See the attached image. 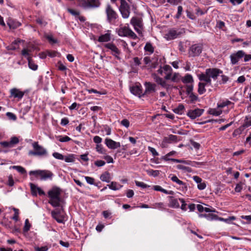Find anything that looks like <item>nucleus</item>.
I'll list each match as a JSON object with an SVG mask.
<instances>
[{
    "label": "nucleus",
    "instance_id": "de8ad7c7",
    "mask_svg": "<svg viewBox=\"0 0 251 251\" xmlns=\"http://www.w3.org/2000/svg\"><path fill=\"white\" fill-rule=\"evenodd\" d=\"M46 38L48 40L49 42L51 44H55L57 43V40L54 39L52 35H47L46 36Z\"/></svg>",
    "mask_w": 251,
    "mask_h": 251
},
{
    "label": "nucleus",
    "instance_id": "bf43d9fd",
    "mask_svg": "<svg viewBox=\"0 0 251 251\" xmlns=\"http://www.w3.org/2000/svg\"><path fill=\"white\" fill-rule=\"evenodd\" d=\"M149 151L152 153V155L154 156H158L159 155L158 152L156 151V150L151 147H149L148 148Z\"/></svg>",
    "mask_w": 251,
    "mask_h": 251
},
{
    "label": "nucleus",
    "instance_id": "6e6552de",
    "mask_svg": "<svg viewBox=\"0 0 251 251\" xmlns=\"http://www.w3.org/2000/svg\"><path fill=\"white\" fill-rule=\"evenodd\" d=\"M119 10L123 18H128L130 14L129 7L127 3L125 0H121V5Z\"/></svg>",
    "mask_w": 251,
    "mask_h": 251
},
{
    "label": "nucleus",
    "instance_id": "a19ab883",
    "mask_svg": "<svg viewBox=\"0 0 251 251\" xmlns=\"http://www.w3.org/2000/svg\"><path fill=\"white\" fill-rule=\"evenodd\" d=\"M243 126L245 128L251 126V117H246Z\"/></svg>",
    "mask_w": 251,
    "mask_h": 251
},
{
    "label": "nucleus",
    "instance_id": "423d86ee",
    "mask_svg": "<svg viewBox=\"0 0 251 251\" xmlns=\"http://www.w3.org/2000/svg\"><path fill=\"white\" fill-rule=\"evenodd\" d=\"M32 147L34 151H30L28 152L29 155L34 156H43L47 154L46 150L42 146L39 145L38 142H34L32 144Z\"/></svg>",
    "mask_w": 251,
    "mask_h": 251
},
{
    "label": "nucleus",
    "instance_id": "a878e982",
    "mask_svg": "<svg viewBox=\"0 0 251 251\" xmlns=\"http://www.w3.org/2000/svg\"><path fill=\"white\" fill-rule=\"evenodd\" d=\"M154 75L155 76V78H154L155 79V81L157 83L159 84L163 87L166 89H168L169 85L167 84L165 80H163L162 78L157 76L155 75Z\"/></svg>",
    "mask_w": 251,
    "mask_h": 251
},
{
    "label": "nucleus",
    "instance_id": "20e7f679",
    "mask_svg": "<svg viewBox=\"0 0 251 251\" xmlns=\"http://www.w3.org/2000/svg\"><path fill=\"white\" fill-rule=\"evenodd\" d=\"M29 174L30 175H34L36 177L39 176L40 179L42 180H46L48 179H51L53 176L51 171L46 170L31 171Z\"/></svg>",
    "mask_w": 251,
    "mask_h": 251
},
{
    "label": "nucleus",
    "instance_id": "774afa93",
    "mask_svg": "<svg viewBox=\"0 0 251 251\" xmlns=\"http://www.w3.org/2000/svg\"><path fill=\"white\" fill-rule=\"evenodd\" d=\"M34 249L36 251H47L48 248L47 246H44L42 247H35Z\"/></svg>",
    "mask_w": 251,
    "mask_h": 251
},
{
    "label": "nucleus",
    "instance_id": "864d4df0",
    "mask_svg": "<svg viewBox=\"0 0 251 251\" xmlns=\"http://www.w3.org/2000/svg\"><path fill=\"white\" fill-rule=\"evenodd\" d=\"M6 115L10 119L13 121H16L17 119L16 116L13 113L8 112L6 113Z\"/></svg>",
    "mask_w": 251,
    "mask_h": 251
},
{
    "label": "nucleus",
    "instance_id": "58836bf2",
    "mask_svg": "<svg viewBox=\"0 0 251 251\" xmlns=\"http://www.w3.org/2000/svg\"><path fill=\"white\" fill-rule=\"evenodd\" d=\"M153 208L162 210L165 209V205L163 202H157L153 204Z\"/></svg>",
    "mask_w": 251,
    "mask_h": 251
},
{
    "label": "nucleus",
    "instance_id": "9b49d317",
    "mask_svg": "<svg viewBox=\"0 0 251 251\" xmlns=\"http://www.w3.org/2000/svg\"><path fill=\"white\" fill-rule=\"evenodd\" d=\"M244 56H245V52L242 50L232 53L230 55L231 63L233 65L237 64L240 59L243 58Z\"/></svg>",
    "mask_w": 251,
    "mask_h": 251
},
{
    "label": "nucleus",
    "instance_id": "c9c22d12",
    "mask_svg": "<svg viewBox=\"0 0 251 251\" xmlns=\"http://www.w3.org/2000/svg\"><path fill=\"white\" fill-rule=\"evenodd\" d=\"M176 167L177 169L181 170L185 172H191L192 171V170L190 167L185 166L181 164L177 165Z\"/></svg>",
    "mask_w": 251,
    "mask_h": 251
},
{
    "label": "nucleus",
    "instance_id": "1a4fd4ad",
    "mask_svg": "<svg viewBox=\"0 0 251 251\" xmlns=\"http://www.w3.org/2000/svg\"><path fill=\"white\" fill-rule=\"evenodd\" d=\"M130 23L134 26V29L138 33L142 34L141 28L143 27V23L141 18L136 17H133L130 20Z\"/></svg>",
    "mask_w": 251,
    "mask_h": 251
},
{
    "label": "nucleus",
    "instance_id": "338daca9",
    "mask_svg": "<svg viewBox=\"0 0 251 251\" xmlns=\"http://www.w3.org/2000/svg\"><path fill=\"white\" fill-rule=\"evenodd\" d=\"M121 124L122 125L126 127V128L128 127L129 126V122L126 119L123 120L121 121Z\"/></svg>",
    "mask_w": 251,
    "mask_h": 251
},
{
    "label": "nucleus",
    "instance_id": "6e6d98bb",
    "mask_svg": "<svg viewBox=\"0 0 251 251\" xmlns=\"http://www.w3.org/2000/svg\"><path fill=\"white\" fill-rule=\"evenodd\" d=\"M222 79L219 81L220 84H225L228 80V77L226 75H221Z\"/></svg>",
    "mask_w": 251,
    "mask_h": 251
},
{
    "label": "nucleus",
    "instance_id": "79ce46f5",
    "mask_svg": "<svg viewBox=\"0 0 251 251\" xmlns=\"http://www.w3.org/2000/svg\"><path fill=\"white\" fill-rule=\"evenodd\" d=\"M64 160L66 162H73L75 161V157L74 154H69L68 156H64Z\"/></svg>",
    "mask_w": 251,
    "mask_h": 251
},
{
    "label": "nucleus",
    "instance_id": "412c9836",
    "mask_svg": "<svg viewBox=\"0 0 251 251\" xmlns=\"http://www.w3.org/2000/svg\"><path fill=\"white\" fill-rule=\"evenodd\" d=\"M51 216L56 221L59 223H62L64 221V217L61 215L60 211H52L51 212Z\"/></svg>",
    "mask_w": 251,
    "mask_h": 251
},
{
    "label": "nucleus",
    "instance_id": "052dcab7",
    "mask_svg": "<svg viewBox=\"0 0 251 251\" xmlns=\"http://www.w3.org/2000/svg\"><path fill=\"white\" fill-rule=\"evenodd\" d=\"M188 95L189 96L191 102H192L196 101L198 99L197 96H196L194 93H191Z\"/></svg>",
    "mask_w": 251,
    "mask_h": 251
},
{
    "label": "nucleus",
    "instance_id": "09e8293b",
    "mask_svg": "<svg viewBox=\"0 0 251 251\" xmlns=\"http://www.w3.org/2000/svg\"><path fill=\"white\" fill-rule=\"evenodd\" d=\"M147 173L150 176H157L159 174V171L149 170L147 171Z\"/></svg>",
    "mask_w": 251,
    "mask_h": 251
},
{
    "label": "nucleus",
    "instance_id": "473e14b6",
    "mask_svg": "<svg viewBox=\"0 0 251 251\" xmlns=\"http://www.w3.org/2000/svg\"><path fill=\"white\" fill-rule=\"evenodd\" d=\"M222 113V110L216 109L215 108H211L208 110V113L209 114L214 116H219Z\"/></svg>",
    "mask_w": 251,
    "mask_h": 251
},
{
    "label": "nucleus",
    "instance_id": "c03bdc74",
    "mask_svg": "<svg viewBox=\"0 0 251 251\" xmlns=\"http://www.w3.org/2000/svg\"><path fill=\"white\" fill-rule=\"evenodd\" d=\"M19 142V140L18 138L16 136L12 137L10 138V143L12 147H13L15 145L17 144Z\"/></svg>",
    "mask_w": 251,
    "mask_h": 251
},
{
    "label": "nucleus",
    "instance_id": "9d476101",
    "mask_svg": "<svg viewBox=\"0 0 251 251\" xmlns=\"http://www.w3.org/2000/svg\"><path fill=\"white\" fill-rule=\"evenodd\" d=\"M145 90L142 96H148L155 93L156 91V85L150 82H145L144 83Z\"/></svg>",
    "mask_w": 251,
    "mask_h": 251
},
{
    "label": "nucleus",
    "instance_id": "680f3d73",
    "mask_svg": "<svg viewBox=\"0 0 251 251\" xmlns=\"http://www.w3.org/2000/svg\"><path fill=\"white\" fill-rule=\"evenodd\" d=\"M71 140V138L67 136H64L63 137H60L59 141L61 142H66Z\"/></svg>",
    "mask_w": 251,
    "mask_h": 251
},
{
    "label": "nucleus",
    "instance_id": "ea45409f",
    "mask_svg": "<svg viewBox=\"0 0 251 251\" xmlns=\"http://www.w3.org/2000/svg\"><path fill=\"white\" fill-rule=\"evenodd\" d=\"M31 225L29 222L28 220L27 219L25 220V226L23 228V231L24 232H27L30 228Z\"/></svg>",
    "mask_w": 251,
    "mask_h": 251
},
{
    "label": "nucleus",
    "instance_id": "4be33fe9",
    "mask_svg": "<svg viewBox=\"0 0 251 251\" xmlns=\"http://www.w3.org/2000/svg\"><path fill=\"white\" fill-rule=\"evenodd\" d=\"M200 218H205L207 220L212 221L218 219V216L213 213L200 214L199 215Z\"/></svg>",
    "mask_w": 251,
    "mask_h": 251
},
{
    "label": "nucleus",
    "instance_id": "6ab92c4d",
    "mask_svg": "<svg viewBox=\"0 0 251 251\" xmlns=\"http://www.w3.org/2000/svg\"><path fill=\"white\" fill-rule=\"evenodd\" d=\"M130 90L132 94L138 96L139 98L144 97V96H142V89L140 84L131 87Z\"/></svg>",
    "mask_w": 251,
    "mask_h": 251
},
{
    "label": "nucleus",
    "instance_id": "0e129e2a",
    "mask_svg": "<svg viewBox=\"0 0 251 251\" xmlns=\"http://www.w3.org/2000/svg\"><path fill=\"white\" fill-rule=\"evenodd\" d=\"M183 10L182 7L181 6H179L177 7V13L176 16V19H179L180 16H181L182 14V12Z\"/></svg>",
    "mask_w": 251,
    "mask_h": 251
},
{
    "label": "nucleus",
    "instance_id": "49530a36",
    "mask_svg": "<svg viewBox=\"0 0 251 251\" xmlns=\"http://www.w3.org/2000/svg\"><path fill=\"white\" fill-rule=\"evenodd\" d=\"M180 79V75L178 73H175L172 75L171 80L173 82H177Z\"/></svg>",
    "mask_w": 251,
    "mask_h": 251
},
{
    "label": "nucleus",
    "instance_id": "f03ea898",
    "mask_svg": "<svg viewBox=\"0 0 251 251\" xmlns=\"http://www.w3.org/2000/svg\"><path fill=\"white\" fill-rule=\"evenodd\" d=\"M60 195V189L58 188H53L48 192L50 198L49 202L53 207L59 206L61 201Z\"/></svg>",
    "mask_w": 251,
    "mask_h": 251
},
{
    "label": "nucleus",
    "instance_id": "13d9d810",
    "mask_svg": "<svg viewBox=\"0 0 251 251\" xmlns=\"http://www.w3.org/2000/svg\"><path fill=\"white\" fill-rule=\"evenodd\" d=\"M0 145L4 148H12L10 141H3L0 142Z\"/></svg>",
    "mask_w": 251,
    "mask_h": 251
},
{
    "label": "nucleus",
    "instance_id": "c756f323",
    "mask_svg": "<svg viewBox=\"0 0 251 251\" xmlns=\"http://www.w3.org/2000/svg\"><path fill=\"white\" fill-rule=\"evenodd\" d=\"M182 81L184 83H193L194 81L192 76L190 74H186L182 78Z\"/></svg>",
    "mask_w": 251,
    "mask_h": 251
},
{
    "label": "nucleus",
    "instance_id": "5fc2aeb1",
    "mask_svg": "<svg viewBox=\"0 0 251 251\" xmlns=\"http://www.w3.org/2000/svg\"><path fill=\"white\" fill-rule=\"evenodd\" d=\"M67 11L68 12H69L70 14H71L73 16H78L79 15V11L74 10L73 9L68 8Z\"/></svg>",
    "mask_w": 251,
    "mask_h": 251
},
{
    "label": "nucleus",
    "instance_id": "8fccbe9b",
    "mask_svg": "<svg viewBox=\"0 0 251 251\" xmlns=\"http://www.w3.org/2000/svg\"><path fill=\"white\" fill-rule=\"evenodd\" d=\"M135 184L138 187H140L142 188H146L149 187L150 186L144 183L143 182L135 181Z\"/></svg>",
    "mask_w": 251,
    "mask_h": 251
},
{
    "label": "nucleus",
    "instance_id": "69168bd1",
    "mask_svg": "<svg viewBox=\"0 0 251 251\" xmlns=\"http://www.w3.org/2000/svg\"><path fill=\"white\" fill-rule=\"evenodd\" d=\"M85 179L86 182L90 184H94V179L91 177L89 176H85Z\"/></svg>",
    "mask_w": 251,
    "mask_h": 251
},
{
    "label": "nucleus",
    "instance_id": "b1692460",
    "mask_svg": "<svg viewBox=\"0 0 251 251\" xmlns=\"http://www.w3.org/2000/svg\"><path fill=\"white\" fill-rule=\"evenodd\" d=\"M208 85V83L203 81V82H199L198 84V92L200 95H202L206 92L205 87Z\"/></svg>",
    "mask_w": 251,
    "mask_h": 251
},
{
    "label": "nucleus",
    "instance_id": "0eeeda50",
    "mask_svg": "<svg viewBox=\"0 0 251 251\" xmlns=\"http://www.w3.org/2000/svg\"><path fill=\"white\" fill-rule=\"evenodd\" d=\"M117 32L120 36H127L133 39H136L137 38L135 33L126 26H120Z\"/></svg>",
    "mask_w": 251,
    "mask_h": 251
},
{
    "label": "nucleus",
    "instance_id": "39448f33",
    "mask_svg": "<svg viewBox=\"0 0 251 251\" xmlns=\"http://www.w3.org/2000/svg\"><path fill=\"white\" fill-rule=\"evenodd\" d=\"M105 12L106 15V20L109 23H113L118 18L117 13L109 4L106 5Z\"/></svg>",
    "mask_w": 251,
    "mask_h": 251
},
{
    "label": "nucleus",
    "instance_id": "37998d69",
    "mask_svg": "<svg viewBox=\"0 0 251 251\" xmlns=\"http://www.w3.org/2000/svg\"><path fill=\"white\" fill-rule=\"evenodd\" d=\"M96 150L100 153L105 154H106V151L103 149L101 144H97L96 146Z\"/></svg>",
    "mask_w": 251,
    "mask_h": 251
},
{
    "label": "nucleus",
    "instance_id": "cd10ccee",
    "mask_svg": "<svg viewBox=\"0 0 251 251\" xmlns=\"http://www.w3.org/2000/svg\"><path fill=\"white\" fill-rule=\"evenodd\" d=\"M100 179L102 181L106 182H110L111 179L110 174L108 172H105L103 174H101L100 176Z\"/></svg>",
    "mask_w": 251,
    "mask_h": 251
},
{
    "label": "nucleus",
    "instance_id": "aec40b11",
    "mask_svg": "<svg viewBox=\"0 0 251 251\" xmlns=\"http://www.w3.org/2000/svg\"><path fill=\"white\" fill-rule=\"evenodd\" d=\"M105 144L108 148L111 149H115L120 147L119 142H117L111 139L106 138L105 140Z\"/></svg>",
    "mask_w": 251,
    "mask_h": 251
},
{
    "label": "nucleus",
    "instance_id": "f8f14e48",
    "mask_svg": "<svg viewBox=\"0 0 251 251\" xmlns=\"http://www.w3.org/2000/svg\"><path fill=\"white\" fill-rule=\"evenodd\" d=\"M202 50V45L195 44L190 47L189 54L190 56L195 57L199 55Z\"/></svg>",
    "mask_w": 251,
    "mask_h": 251
},
{
    "label": "nucleus",
    "instance_id": "4c0bfd02",
    "mask_svg": "<svg viewBox=\"0 0 251 251\" xmlns=\"http://www.w3.org/2000/svg\"><path fill=\"white\" fill-rule=\"evenodd\" d=\"M169 178H170L173 182H175L178 184H182V181L179 180L176 176L171 174L169 176Z\"/></svg>",
    "mask_w": 251,
    "mask_h": 251
},
{
    "label": "nucleus",
    "instance_id": "f3484780",
    "mask_svg": "<svg viewBox=\"0 0 251 251\" xmlns=\"http://www.w3.org/2000/svg\"><path fill=\"white\" fill-rule=\"evenodd\" d=\"M10 97L17 98L19 100L22 99L24 95V92L17 88H12L10 90Z\"/></svg>",
    "mask_w": 251,
    "mask_h": 251
},
{
    "label": "nucleus",
    "instance_id": "c85d7f7f",
    "mask_svg": "<svg viewBox=\"0 0 251 251\" xmlns=\"http://www.w3.org/2000/svg\"><path fill=\"white\" fill-rule=\"evenodd\" d=\"M110 40V35L109 33H105L100 36L98 39V41L100 42H105Z\"/></svg>",
    "mask_w": 251,
    "mask_h": 251
},
{
    "label": "nucleus",
    "instance_id": "a18cd8bd",
    "mask_svg": "<svg viewBox=\"0 0 251 251\" xmlns=\"http://www.w3.org/2000/svg\"><path fill=\"white\" fill-rule=\"evenodd\" d=\"M13 211H14V214L13 216L12 217V219L14 220L15 221L17 222L19 220V209L13 208Z\"/></svg>",
    "mask_w": 251,
    "mask_h": 251
},
{
    "label": "nucleus",
    "instance_id": "bb28decb",
    "mask_svg": "<svg viewBox=\"0 0 251 251\" xmlns=\"http://www.w3.org/2000/svg\"><path fill=\"white\" fill-rule=\"evenodd\" d=\"M7 25L10 28L15 29L20 26L21 24L19 22L15 21L12 19H9L7 21Z\"/></svg>",
    "mask_w": 251,
    "mask_h": 251
},
{
    "label": "nucleus",
    "instance_id": "4468645a",
    "mask_svg": "<svg viewBox=\"0 0 251 251\" xmlns=\"http://www.w3.org/2000/svg\"><path fill=\"white\" fill-rule=\"evenodd\" d=\"M104 47L111 51V53L118 59H119L118 55L120 54V51L118 48L112 43H107L104 45Z\"/></svg>",
    "mask_w": 251,
    "mask_h": 251
},
{
    "label": "nucleus",
    "instance_id": "3c124183",
    "mask_svg": "<svg viewBox=\"0 0 251 251\" xmlns=\"http://www.w3.org/2000/svg\"><path fill=\"white\" fill-rule=\"evenodd\" d=\"M52 156L54 158H55L56 159H57L63 160L64 159V155H63L62 154L57 152H55L53 153Z\"/></svg>",
    "mask_w": 251,
    "mask_h": 251
},
{
    "label": "nucleus",
    "instance_id": "7ed1b4c3",
    "mask_svg": "<svg viewBox=\"0 0 251 251\" xmlns=\"http://www.w3.org/2000/svg\"><path fill=\"white\" fill-rule=\"evenodd\" d=\"M77 1L78 6L85 9L98 8L101 4L99 0H78Z\"/></svg>",
    "mask_w": 251,
    "mask_h": 251
},
{
    "label": "nucleus",
    "instance_id": "2f4dec72",
    "mask_svg": "<svg viewBox=\"0 0 251 251\" xmlns=\"http://www.w3.org/2000/svg\"><path fill=\"white\" fill-rule=\"evenodd\" d=\"M231 104H232V102L228 100H223L218 103L217 107L222 108Z\"/></svg>",
    "mask_w": 251,
    "mask_h": 251
},
{
    "label": "nucleus",
    "instance_id": "a211bd4d",
    "mask_svg": "<svg viewBox=\"0 0 251 251\" xmlns=\"http://www.w3.org/2000/svg\"><path fill=\"white\" fill-rule=\"evenodd\" d=\"M30 189L31 191V194L34 196H36L37 195V193L39 195H45V193L44 192V191L40 187H38L36 185L30 183Z\"/></svg>",
    "mask_w": 251,
    "mask_h": 251
},
{
    "label": "nucleus",
    "instance_id": "e433bc0d",
    "mask_svg": "<svg viewBox=\"0 0 251 251\" xmlns=\"http://www.w3.org/2000/svg\"><path fill=\"white\" fill-rule=\"evenodd\" d=\"M184 110V106L183 105L180 104L174 109V112L177 114H182Z\"/></svg>",
    "mask_w": 251,
    "mask_h": 251
},
{
    "label": "nucleus",
    "instance_id": "dca6fc26",
    "mask_svg": "<svg viewBox=\"0 0 251 251\" xmlns=\"http://www.w3.org/2000/svg\"><path fill=\"white\" fill-rule=\"evenodd\" d=\"M177 136L174 135H170L168 137H165L161 143L162 147H166L168 144L177 141Z\"/></svg>",
    "mask_w": 251,
    "mask_h": 251
},
{
    "label": "nucleus",
    "instance_id": "f704fd0d",
    "mask_svg": "<svg viewBox=\"0 0 251 251\" xmlns=\"http://www.w3.org/2000/svg\"><path fill=\"white\" fill-rule=\"evenodd\" d=\"M144 49L146 51H149L151 53H152L154 51V48L150 43H146Z\"/></svg>",
    "mask_w": 251,
    "mask_h": 251
},
{
    "label": "nucleus",
    "instance_id": "f257e3e1",
    "mask_svg": "<svg viewBox=\"0 0 251 251\" xmlns=\"http://www.w3.org/2000/svg\"><path fill=\"white\" fill-rule=\"evenodd\" d=\"M223 74V71L219 69L213 68L205 70L204 73L198 75L199 80L208 83L209 85H211V78L216 79L218 76Z\"/></svg>",
    "mask_w": 251,
    "mask_h": 251
},
{
    "label": "nucleus",
    "instance_id": "603ef678",
    "mask_svg": "<svg viewBox=\"0 0 251 251\" xmlns=\"http://www.w3.org/2000/svg\"><path fill=\"white\" fill-rule=\"evenodd\" d=\"M163 70H164V73L165 74V75L167 74L170 73H172V71H173L171 67L168 65H166L164 66Z\"/></svg>",
    "mask_w": 251,
    "mask_h": 251
},
{
    "label": "nucleus",
    "instance_id": "7c9ffc66",
    "mask_svg": "<svg viewBox=\"0 0 251 251\" xmlns=\"http://www.w3.org/2000/svg\"><path fill=\"white\" fill-rule=\"evenodd\" d=\"M9 168L15 169L21 174H25L26 173L25 169L20 166H11Z\"/></svg>",
    "mask_w": 251,
    "mask_h": 251
},
{
    "label": "nucleus",
    "instance_id": "5701e85b",
    "mask_svg": "<svg viewBox=\"0 0 251 251\" xmlns=\"http://www.w3.org/2000/svg\"><path fill=\"white\" fill-rule=\"evenodd\" d=\"M169 198V207L172 208H178L179 207V204L177 199H175L173 197H170Z\"/></svg>",
    "mask_w": 251,
    "mask_h": 251
},
{
    "label": "nucleus",
    "instance_id": "393cba45",
    "mask_svg": "<svg viewBox=\"0 0 251 251\" xmlns=\"http://www.w3.org/2000/svg\"><path fill=\"white\" fill-rule=\"evenodd\" d=\"M107 186L110 189L116 191L121 189L123 187V185L116 182L112 181L110 184L107 185Z\"/></svg>",
    "mask_w": 251,
    "mask_h": 251
},
{
    "label": "nucleus",
    "instance_id": "72a5a7b5",
    "mask_svg": "<svg viewBox=\"0 0 251 251\" xmlns=\"http://www.w3.org/2000/svg\"><path fill=\"white\" fill-rule=\"evenodd\" d=\"M27 60L29 68L34 71L36 70L38 68V66L32 61L30 57H27Z\"/></svg>",
    "mask_w": 251,
    "mask_h": 251
},
{
    "label": "nucleus",
    "instance_id": "ddd939ff",
    "mask_svg": "<svg viewBox=\"0 0 251 251\" xmlns=\"http://www.w3.org/2000/svg\"><path fill=\"white\" fill-rule=\"evenodd\" d=\"M181 32L174 29H171L165 34L164 37L167 40H173L177 38Z\"/></svg>",
    "mask_w": 251,
    "mask_h": 251
},
{
    "label": "nucleus",
    "instance_id": "4d7b16f0",
    "mask_svg": "<svg viewBox=\"0 0 251 251\" xmlns=\"http://www.w3.org/2000/svg\"><path fill=\"white\" fill-rule=\"evenodd\" d=\"M193 85L189 84L186 85V93L189 95L191 93H193Z\"/></svg>",
    "mask_w": 251,
    "mask_h": 251
},
{
    "label": "nucleus",
    "instance_id": "e2e57ef3",
    "mask_svg": "<svg viewBox=\"0 0 251 251\" xmlns=\"http://www.w3.org/2000/svg\"><path fill=\"white\" fill-rule=\"evenodd\" d=\"M180 185V190L182 192H186L187 191V184L182 181V184H179Z\"/></svg>",
    "mask_w": 251,
    "mask_h": 251
},
{
    "label": "nucleus",
    "instance_id": "2eb2a0df",
    "mask_svg": "<svg viewBox=\"0 0 251 251\" xmlns=\"http://www.w3.org/2000/svg\"><path fill=\"white\" fill-rule=\"evenodd\" d=\"M204 111L202 109L197 108L194 110H189L187 115L192 119H195L197 117H200L202 115Z\"/></svg>",
    "mask_w": 251,
    "mask_h": 251
}]
</instances>
